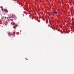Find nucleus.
<instances>
[{"mask_svg": "<svg viewBox=\"0 0 74 74\" xmlns=\"http://www.w3.org/2000/svg\"><path fill=\"white\" fill-rule=\"evenodd\" d=\"M9 36H13V34L12 33H8Z\"/></svg>", "mask_w": 74, "mask_h": 74, "instance_id": "2", "label": "nucleus"}, {"mask_svg": "<svg viewBox=\"0 0 74 74\" xmlns=\"http://www.w3.org/2000/svg\"><path fill=\"white\" fill-rule=\"evenodd\" d=\"M8 17H7V19H8Z\"/></svg>", "mask_w": 74, "mask_h": 74, "instance_id": "6", "label": "nucleus"}, {"mask_svg": "<svg viewBox=\"0 0 74 74\" xmlns=\"http://www.w3.org/2000/svg\"><path fill=\"white\" fill-rule=\"evenodd\" d=\"M2 10H3V9H2Z\"/></svg>", "mask_w": 74, "mask_h": 74, "instance_id": "9", "label": "nucleus"}, {"mask_svg": "<svg viewBox=\"0 0 74 74\" xmlns=\"http://www.w3.org/2000/svg\"><path fill=\"white\" fill-rule=\"evenodd\" d=\"M53 12H54V14H57V12H56L55 11H54Z\"/></svg>", "mask_w": 74, "mask_h": 74, "instance_id": "4", "label": "nucleus"}, {"mask_svg": "<svg viewBox=\"0 0 74 74\" xmlns=\"http://www.w3.org/2000/svg\"><path fill=\"white\" fill-rule=\"evenodd\" d=\"M4 11H5V12H8V11L6 9H5L4 10Z\"/></svg>", "mask_w": 74, "mask_h": 74, "instance_id": "5", "label": "nucleus"}, {"mask_svg": "<svg viewBox=\"0 0 74 74\" xmlns=\"http://www.w3.org/2000/svg\"><path fill=\"white\" fill-rule=\"evenodd\" d=\"M50 25H49V26H50Z\"/></svg>", "mask_w": 74, "mask_h": 74, "instance_id": "7", "label": "nucleus"}, {"mask_svg": "<svg viewBox=\"0 0 74 74\" xmlns=\"http://www.w3.org/2000/svg\"><path fill=\"white\" fill-rule=\"evenodd\" d=\"M5 19H6V17H5Z\"/></svg>", "mask_w": 74, "mask_h": 74, "instance_id": "8", "label": "nucleus"}, {"mask_svg": "<svg viewBox=\"0 0 74 74\" xmlns=\"http://www.w3.org/2000/svg\"><path fill=\"white\" fill-rule=\"evenodd\" d=\"M11 25H14L15 23H14V22H12L11 23Z\"/></svg>", "mask_w": 74, "mask_h": 74, "instance_id": "3", "label": "nucleus"}, {"mask_svg": "<svg viewBox=\"0 0 74 74\" xmlns=\"http://www.w3.org/2000/svg\"><path fill=\"white\" fill-rule=\"evenodd\" d=\"M12 17L13 18H14V19H16V17L15 16L14 14H12Z\"/></svg>", "mask_w": 74, "mask_h": 74, "instance_id": "1", "label": "nucleus"}]
</instances>
